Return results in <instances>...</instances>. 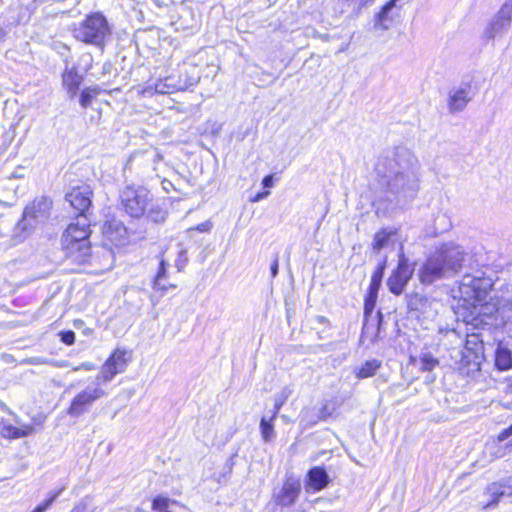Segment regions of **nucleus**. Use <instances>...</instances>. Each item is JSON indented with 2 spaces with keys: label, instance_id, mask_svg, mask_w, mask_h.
Returning a JSON list of instances; mask_svg holds the SVG:
<instances>
[{
  "label": "nucleus",
  "instance_id": "f257e3e1",
  "mask_svg": "<svg viewBox=\"0 0 512 512\" xmlns=\"http://www.w3.org/2000/svg\"><path fill=\"white\" fill-rule=\"evenodd\" d=\"M374 173L385 192L398 200L411 199L420 188L421 164L412 150L396 146L381 154Z\"/></svg>",
  "mask_w": 512,
  "mask_h": 512
},
{
  "label": "nucleus",
  "instance_id": "f03ea898",
  "mask_svg": "<svg viewBox=\"0 0 512 512\" xmlns=\"http://www.w3.org/2000/svg\"><path fill=\"white\" fill-rule=\"evenodd\" d=\"M463 248L455 243H444L429 255L419 269V280L423 284H432L442 278L458 273L465 260Z\"/></svg>",
  "mask_w": 512,
  "mask_h": 512
},
{
  "label": "nucleus",
  "instance_id": "7ed1b4c3",
  "mask_svg": "<svg viewBox=\"0 0 512 512\" xmlns=\"http://www.w3.org/2000/svg\"><path fill=\"white\" fill-rule=\"evenodd\" d=\"M90 224L87 216L77 217L62 235L61 242L65 256L70 261H83L80 253L90 245Z\"/></svg>",
  "mask_w": 512,
  "mask_h": 512
},
{
  "label": "nucleus",
  "instance_id": "20e7f679",
  "mask_svg": "<svg viewBox=\"0 0 512 512\" xmlns=\"http://www.w3.org/2000/svg\"><path fill=\"white\" fill-rule=\"evenodd\" d=\"M74 37L87 44L103 47L105 40L111 35V28L106 17L95 12L83 20L73 31Z\"/></svg>",
  "mask_w": 512,
  "mask_h": 512
},
{
  "label": "nucleus",
  "instance_id": "39448f33",
  "mask_svg": "<svg viewBox=\"0 0 512 512\" xmlns=\"http://www.w3.org/2000/svg\"><path fill=\"white\" fill-rule=\"evenodd\" d=\"M499 295H491L484 301H477L466 309V322L475 329H485L486 326L499 327L498 323Z\"/></svg>",
  "mask_w": 512,
  "mask_h": 512
},
{
  "label": "nucleus",
  "instance_id": "423d86ee",
  "mask_svg": "<svg viewBox=\"0 0 512 512\" xmlns=\"http://www.w3.org/2000/svg\"><path fill=\"white\" fill-rule=\"evenodd\" d=\"M492 286L490 278L472 274L464 275L458 286L459 297L463 301V307L467 309L468 306L477 301L486 300Z\"/></svg>",
  "mask_w": 512,
  "mask_h": 512
},
{
  "label": "nucleus",
  "instance_id": "0eeeda50",
  "mask_svg": "<svg viewBox=\"0 0 512 512\" xmlns=\"http://www.w3.org/2000/svg\"><path fill=\"white\" fill-rule=\"evenodd\" d=\"M80 255L83 261L71 262L85 266V270L91 274L107 272L114 265V253L108 246H96L91 248L89 245Z\"/></svg>",
  "mask_w": 512,
  "mask_h": 512
},
{
  "label": "nucleus",
  "instance_id": "6e6552de",
  "mask_svg": "<svg viewBox=\"0 0 512 512\" xmlns=\"http://www.w3.org/2000/svg\"><path fill=\"white\" fill-rule=\"evenodd\" d=\"M105 395L106 392L101 387V383L95 379L91 384L75 395L67 409V414L70 417L79 418L87 413L93 404Z\"/></svg>",
  "mask_w": 512,
  "mask_h": 512
},
{
  "label": "nucleus",
  "instance_id": "1a4fd4ad",
  "mask_svg": "<svg viewBox=\"0 0 512 512\" xmlns=\"http://www.w3.org/2000/svg\"><path fill=\"white\" fill-rule=\"evenodd\" d=\"M52 200L47 197L35 199L26 206L23 217L17 224V229L29 233L36 224L46 221L50 215Z\"/></svg>",
  "mask_w": 512,
  "mask_h": 512
},
{
  "label": "nucleus",
  "instance_id": "9d476101",
  "mask_svg": "<svg viewBox=\"0 0 512 512\" xmlns=\"http://www.w3.org/2000/svg\"><path fill=\"white\" fill-rule=\"evenodd\" d=\"M120 198L125 212L133 218H139L146 211L150 201V193L142 186H126L122 190Z\"/></svg>",
  "mask_w": 512,
  "mask_h": 512
},
{
  "label": "nucleus",
  "instance_id": "9b49d317",
  "mask_svg": "<svg viewBox=\"0 0 512 512\" xmlns=\"http://www.w3.org/2000/svg\"><path fill=\"white\" fill-rule=\"evenodd\" d=\"M128 361L126 350L116 349L102 365L95 379L101 384L110 382L117 374L125 371Z\"/></svg>",
  "mask_w": 512,
  "mask_h": 512
},
{
  "label": "nucleus",
  "instance_id": "f8f14e48",
  "mask_svg": "<svg viewBox=\"0 0 512 512\" xmlns=\"http://www.w3.org/2000/svg\"><path fill=\"white\" fill-rule=\"evenodd\" d=\"M412 274L413 268L410 267L404 253L401 252L399 254L398 266L387 280L389 291L394 295H400L411 279Z\"/></svg>",
  "mask_w": 512,
  "mask_h": 512
},
{
  "label": "nucleus",
  "instance_id": "ddd939ff",
  "mask_svg": "<svg viewBox=\"0 0 512 512\" xmlns=\"http://www.w3.org/2000/svg\"><path fill=\"white\" fill-rule=\"evenodd\" d=\"M484 344L482 334L479 332L468 333L466 336L464 350L461 352V362L466 365H473L479 369L480 359L483 356Z\"/></svg>",
  "mask_w": 512,
  "mask_h": 512
},
{
  "label": "nucleus",
  "instance_id": "4468645a",
  "mask_svg": "<svg viewBox=\"0 0 512 512\" xmlns=\"http://www.w3.org/2000/svg\"><path fill=\"white\" fill-rule=\"evenodd\" d=\"M92 189L89 185L83 184L73 187L67 194L66 200L79 213L78 217L86 216L85 212L92 204Z\"/></svg>",
  "mask_w": 512,
  "mask_h": 512
},
{
  "label": "nucleus",
  "instance_id": "2eb2a0df",
  "mask_svg": "<svg viewBox=\"0 0 512 512\" xmlns=\"http://www.w3.org/2000/svg\"><path fill=\"white\" fill-rule=\"evenodd\" d=\"M400 0H389L375 15L374 27L376 29L388 30L401 16Z\"/></svg>",
  "mask_w": 512,
  "mask_h": 512
},
{
  "label": "nucleus",
  "instance_id": "dca6fc26",
  "mask_svg": "<svg viewBox=\"0 0 512 512\" xmlns=\"http://www.w3.org/2000/svg\"><path fill=\"white\" fill-rule=\"evenodd\" d=\"M378 292L368 290V293L365 297L364 302V318L365 322L362 328V335L368 336L370 333H372L371 340H375L378 335L379 326L381 322V313L378 312L376 323H370V318L372 317L373 310L375 308L376 302H377Z\"/></svg>",
  "mask_w": 512,
  "mask_h": 512
},
{
  "label": "nucleus",
  "instance_id": "f3484780",
  "mask_svg": "<svg viewBox=\"0 0 512 512\" xmlns=\"http://www.w3.org/2000/svg\"><path fill=\"white\" fill-rule=\"evenodd\" d=\"M301 492L300 481L289 477L279 491L274 492L273 498L277 505L282 507L292 506L298 499Z\"/></svg>",
  "mask_w": 512,
  "mask_h": 512
},
{
  "label": "nucleus",
  "instance_id": "a211bd4d",
  "mask_svg": "<svg viewBox=\"0 0 512 512\" xmlns=\"http://www.w3.org/2000/svg\"><path fill=\"white\" fill-rule=\"evenodd\" d=\"M472 100L471 86L467 83L449 91L448 107L451 113L463 111Z\"/></svg>",
  "mask_w": 512,
  "mask_h": 512
},
{
  "label": "nucleus",
  "instance_id": "6ab92c4d",
  "mask_svg": "<svg viewBox=\"0 0 512 512\" xmlns=\"http://www.w3.org/2000/svg\"><path fill=\"white\" fill-rule=\"evenodd\" d=\"M486 494L490 500L485 507L494 506L505 497H512V477L491 483L486 489Z\"/></svg>",
  "mask_w": 512,
  "mask_h": 512
},
{
  "label": "nucleus",
  "instance_id": "aec40b11",
  "mask_svg": "<svg viewBox=\"0 0 512 512\" xmlns=\"http://www.w3.org/2000/svg\"><path fill=\"white\" fill-rule=\"evenodd\" d=\"M195 81H183L175 76H168L159 79L154 84V90L157 94H171L176 91L185 90L188 86L193 85Z\"/></svg>",
  "mask_w": 512,
  "mask_h": 512
},
{
  "label": "nucleus",
  "instance_id": "412c9836",
  "mask_svg": "<svg viewBox=\"0 0 512 512\" xmlns=\"http://www.w3.org/2000/svg\"><path fill=\"white\" fill-rule=\"evenodd\" d=\"M34 426L31 424H23L19 427L14 426L6 419L0 421V435L9 440L27 437L34 432Z\"/></svg>",
  "mask_w": 512,
  "mask_h": 512
},
{
  "label": "nucleus",
  "instance_id": "4be33fe9",
  "mask_svg": "<svg viewBox=\"0 0 512 512\" xmlns=\"http://www.w3.org/2000/svg\"><path fill=\"white\" fill-rule=\"evenodd\" d=\"M494 357L495 367L499 371L512 369V343L510 341H499Z\"/></svg>",
  "mask_w": 512,
  "mask_h": 512
},
{
  "label": "nucleus",
  "instance_id": "5701e85b",
  "mask_svg": "<svg viewBox=\"0 0 512 512\" xmlns=\"http://www.w3.org/2000/svg\"><path fill=\"white\" fill-rule=\"evenodd\" d=\"M166 278H167V263L162 258L159 262V267H158L157 273L154 276L153 282H152V289H153V294L151 296L152 300L154 298L159 299V298L164 297L170 289H175L177 287L175 284L162 285V280H166Z\"/></svg>",
  "mask_w": 512,
  "mask_h": 512
},
{
  "label": "nucleus",
  "instance_id": "b1692460",
  "mask_svg": "<svg viewBox=\"0 0 512 512\" xmlns=\"http://www.w3.org/2000/svg\"><path fill=\"white\" fill-rule=\"evenodd\" d=\"M329 483V476L323 467L315 466L307 473L306 490L318 492Z\"/></svg>",
  "mask_w": 512,
  "mask_h": 512
},
{
  "label": "nucleus",
  "instance_id": "393cba45",
  "mask_svg": "<svg viewBox=\"0 0 512 512\" xmlns=\"http://www.w3.org/2000/svg\"><path fill=\"white\" fill-rule=\"evenodd\" d=\"M498 323L512 336V299L499 296L498 299Z\"/></svg>",
  "mask_w": 512,
  "mask_h": 512
},
{
  "label": "nucleus",
  "instance_id": "a878e982",
  "mask_svg": "<svg viewBox=\"0 0 512 512\" xmlns=\"http://www.w3.org/2000/svg\"><path fill=\"white\" fill-rule=\"evenodd\" d=\"M62 81L70 96L74 97L82 83V76L77 72L75 67H66L62 75Z\"/></svg>",
  "mask_w": 512,
  "mask_h": 512
},
{
  "label": "nucleus",
  "instance_id": "bb28decb",
  "mask_svg": "<svg viewBox=\"0 0 512 512\" xmlns=\"http://www.w3.org/2000/svg\"><path fill=\"white\" fill-rule=\"evenodd\" d=\"M509 28V24L494 16L484 29L483 38L486 41L493 40L498 36H502Z\"/></svg>",
  "mask_w": 512,
  "mask_h": 512
},
{
  "label": "nucleus",
  "instance_id": "cd10ccee",
  "mask_svg": "<svg viewBox=\"0 0 512 512\" xmlns=\"http://www.w3.org/2000/svg\"><path fill=\"white\" fill-rule=\"evenodd\" d=\"M175 25L177 26V30L192 33L198 28V20L190 8L184 7L181 9L180 17L175 22Z\"/></svg>",
  "mask_w": 512,
  "mask_h": 512
},
{
  "label": "nucleus",
  "instance_id": "c85d7f7f",
  "mask_svg": "<svg viewBox=\"0 0 512 512\" xmlns=\"http://www.w3.org/2000/svg\"><path fill=\"white\" fill-rule=\"evenodd\" d=\"M381 361L377 359H371L363 363L359 367L354 368V374L357 379H365L372 377L376 374L378 369L381 367Z\"/></svg>",
  "mask_w": 512,
  "mask_h": 512
},
{
  "label": "nucleus",
  "instance_id": "c756f323",
  "mask_svg": "<svg viewBox=\"0 0 512 512\" xmlns=\"http://www.w3.org/2000/svg\"><path fill=\"white\" fill-rule=\"evenodd\" d=\"M293 388L291 386H285L274 398V410L272 413V419H275L278 415L281 407L285 404L287 399L292 395Z\"/></svg>",
  "mask_w": 512,
  "mask_h": 512
},
{
  "label": "nucleus",
  "instance_id": "7c9ffc66",
  "mask_svg": "<svg viewBox=\"0 0 512 512\" xmlns=\"http://www.w3.org/2000/svg\"><path fill=\"white\" fill-rule=\"evenodd\" d=\"M439 365V361L436 357H434L430 352H422L419 360L418 366L420 371L422 372H430L435 367Z\"/></svg>",
  "mask_w": 512,
  "mask_h": 512
},
{
  "label": "nucleus",
  "instance_id": "2f4dec72",
  "mask_svg": "<svg viewBox=\"0 0 512 512\" xmlns=\"http://www.w3.org/2000/svg\"><path fill=\"white\" fill-rule=\"evenodd\" d=\"M273 421H274V419H272V415L270 416L269 419H267L265 416H263L261 418L260 431H261L262 439L265 442L272 441L276 436Z\"/></svg>",
  "mask_w": 512,
  "mask_h": 512
},
{
  "label": "nucleus",
  "instance_id": "473e14b6",
  "mask_svg": "<svg viewBox=\"0 0 512 512\" xmlns=\"http://www.w3.org/2000/svg\"><path fill=\"white\" fill-rule=\"evenodd\" d=\"M394 231H387L385 229L377 232L372 242V248L375 252H379L381 249L389 244L390 237L394 235Z\"/></svg>",
  "mask_w": 512,
  "mask_h": 512
},
{
  "label": "nucleus",
  "instance_id": "72a5a7b5",
  "mask_svg": "<svg viewBox=\"0 0 512 512\" xmlns=\"http://www.w3.org/2000/svg\"><path fill=\"white\" fill-rule=\"evenodd\" d=\"M386 262H387V259H386V257H384L372 275L371 283L369 285L368 290L376 291V292L379 291L381 283H382L384 271L386 268Z\"/></svg>",
  "mask_w": 512,
  "mask_h": 512
},
{
  "label": "nucleus",
  "instance_id": "f704fd0d",
  "mask_svg": "<svg viewBox=\"0 0 512 512\" xmlns=\"http://www.w3.org/2000/svg\"><path fill=\"white\" fill-rule=\"evenodd\" d=\"M65 489L66 485H63L59 489L49 492L47 498L38 506H36L31 512H45Z\"/></svg>",
  "mask_w": 512,
  "mask_h": 512
},
{
  "label": "nucleus",
  "instance_id": "c9c22d12",
  "mask_svg": "<svg viewBox=\"0 0 512 512\" xmlns=\"http://www.w3.org/2000/svg\"><path fill=\"white\" fill-rule=\"evenodd\" d=\"M178 502L164 496H157L152 501V509L156 512H171V505H177Z\"/></svg>",
  "mask_w": 512,
  "mask_h": 512
},
{
  "label": "nucleus",
  "instance_id": "e433bc0d",
  "mask_svg": "<svg viewBox=\"0 0 512 512\" xmlns=\"http://www.w3.org/2000/svg\"><path fill=\"white\" fill-rule=\"evenodd\" d=\"M95 510L93 498L90 495H86L75 503L69 512H95Z\"/></svg>",
  "mask_w": 512,
  "mask_h": 512
},
{
  "label": "nucleus",
  "instance_id": "4c0bfd02",
  "mask_svg": "<svg viewBox=\"0 0 512 512\" xmlns=\"http://www.w3.org/2000/svg\"><path fill=\"white\" fill-rule=\"evenodd\" d=\"M499 19L505 21L511 26L512 22V0H507L503 3L500 10L495 15Z\"/></svg>",
  "mask_w": 512,
  "mask_h": 512
},
{
  "label": "nucleus",
  "instance_id": "58836bf2",
  "mask_svg": "<svg viewBox=\"0 0 512 512\" xmlns=\"http://www.w3.org/2000/svg\"><path fill=\"white\" fill-rule=\"evenodd\" d=\"M97 89L94 88V89H91V88H87V89H84L81 93V97H80V104L83 108H87L90 106L91 104V101L93 99V97L97 94Z\"/></svg>",
  "mask_w": 512,
  "mask_h": 512
},
{
  "label": "nucleus",
  "instance_id": "ea45409f",
  "mask_svg": "<svg viewBox=\"0 0 512 512\" xmlns=\"http://www.w3.org/2000/svg\"><path fill=\"white\" fill-rule=\"evenodd\" d=\"M188 263L187 251L185 248L180 246L178 251L177 259L175 260V267L178 271H182Z\"/></svg>",
  "mask_w": 512,
  "mask_h": 512
},
{
  "label": "nucleus",
  "instance_id": "a19ab883",
  "mask_svg": "<svg viewBox=\"0 0 512 512\" xmlns=\"http://www.w3.org/2000/svg\"><path fill=\"white\" fill-rule=\"evenodd\" d=\"M61 341L66 345H72L75 342V333L71 330L59 333Z\"/></svg>",
  "mask_w": 512,
  "mask_h": 512
},
{
  "label": "nucleus",
  "instance_id": "79ce46f5",
  "mask_svg": "<svg viewBox=\"0 0 512 512\" xmlns=\"http://www.w3.org/2000/svg\"><path fill=\"white\" fill-rule=\"evenodd\" d=\"M149 217L155 222L164 221L165 212L162 210H151Z\"/></svg>",
  "mask_w": 512,
  "mask_h": 512
},
{
  "label": "nucleus",
  "instance_id": "37998d69",
  "mask_svg": "<svg viewBox=\"0 0 512 512\" xmlns=\"http://www.w3.org/2000/svg\"><path fill=\"white\" fill-rule=\"evenodd\" d=\"M28 362L33 365L50 364L51 363L50 360L43 358V357H32L28 360Z\"/></svg>",
  "mask_w": 512,
  "mask_h": 512
},
{
  "label": "nucleus",
  "instance_id": "c03bdc74",
  "mask_svg": "<svg viewBox=\"0 0 512 512\" xmlns=\"http://www.w3.org/2000/svg\"><path fill=\"white\" fill-rule=\"evenodd\" d=\"M278 268H279V259H278V256H275V258L271 264V267H270L271 276L273 278L277 276Z\"/></svg>",
  "mask_w": 512,
  "mask_h": 512
},
{
  "label": "nucleus",
  "instance_id": "a18cd8bd",
  "mask_svg": "<svg viewBox=\"0 0 512 512\" xmlns=\"http://www.w3.org/2000/svg\"><path fill=\"white\" fill-rule=\"evenodd\" d=\"M94 369H95V365L90 363V362L82 363L81 365L76 366V367L73 368L74 371H79V370L90 371V370H94Z\"/></svg>",
  "mask_w": 512,
  "mask_h": 512
},
{
  "label": "nucleus",
  "instance_id": "49530a36",
  "mask_svg": "<svg viewBox=\"0 0 512 512\" xmlns=\"http://www.w3.org/2000/svg\"><path fill=\"white\" fill-rule=\"evenodd\" d=\"M512 435V424L504 429L498 436L499 441H504Z\"/></svg>",
  "mask_w": 512,
  "mask_h": 512
},
{
  "label": "nucleus",
  "instance_id": "de8ad7c7",
  "mask_svg": "<svg viewBox=\"0 0 512 512\" xmlns=\"http://www.w3.org/2000/svg\"><path fill=\"white\" fill-rule=\"evenodd\" d=\"M330 415L331 413L328 411L327 405H324L319 411V419L325 420Z\"/></svg>",
  "mask_w": 512,
  "mask_h": 512
},
{
  "label": "nucleus",
  "instance_id": "09e8293b",
  "mask_svg": "<svg viewBox=\"0 0 512 512\" xmlns=\"http://www.w3.org/2000/svg\"><path fill=\"white\" fill-rule=\"evenodd\" d=\"M262 185L265 187V188H270L273 186V176L272 175H267L263 178L262 180Z\"/></svg>",
  "mask_w": 512,
  "mask_h": 512
},
{
  "label": "nucleus",
  "instance_id": "8fccbe9b",
  "mask_svg": "<svg viewBox=\"0 0 512 512\" xmlns=\"http://www.w3.org/2000/svg\"><path fill=\"white\" fill-rule=\"evenodd\" d=\"M506 392L512 393V376L506 378Z\"/></svg>",
  "mask_w": 512,
  "mask_h": 512
},
{
  "label": "nucleus",
  "instance_id": "3c124183",
  "mask_svg": "<svg viewBox=\"0 0 512 512\" xmlns=\"http://www.w3.org/2000/svg\"><path fill=\"white\" fill-rule=\"evenodd\" d=\"M270 194L269 191H266V192H263V193H258L254 199V201H259L261 200L262 198L268 196Z\"/></svg>",
  "mask_w": 512,
  "mask_h": 512
},
{
  "label": "nucleus",
  "instance_id": "603ef678",
  "mask_svg": "<svg viewBox=\"0 0 512 512\" xmlns=\"http://www.w3.org/2000/svg\"><path fill=\"white\" fill-rule=\"evenodd\" d=\"M135 158H136L135 156H133L132 158H130V159H129V161H128V165H132V164H133V162H134V160H135Z\"/></svg>",
  "mask_w": 512,
  "mask_h": 512
},
{
  "label": "nucleus",
  "instance_id": "864d4df0",
  "mask_svg": "<svg viewBox=\"0 0 512 512\" xmlns=\"http://www.w3.org/2000/svg\"><path fill=\"white\" fill-rule=\"evenodd\" d=\"M81 323H82V320H76V321L74 322V325H75V326H78V325H80Z\"/></svg>",
  "mask_w": 512,
  "mask_h": 512
},
{
  "label": "nucleus",
  "instance_id": "5fc2aeb1",
  "mask_svg": "<svg viewBox=\"0 0 512 512\" xmlns=\"http://www.w3.org/2000/svg\"><path fill=\"white\" fill-rule=\"evenodd\" d=\"M152 89V86H149L146 88L145 93H150V90Z\"/></svg>",
  "mask_w": 512,
  "mask_h": 512
},
{
  "label": "nucleus",
  "instance_id": "6e6d98bb",
  "mask_svg": "<svg viewBox=\"0 0 512 512\" xmlns=\"http://www.w3.org/2000/svg\"><path fill=\"white\" fill-rule=\"evenodd\" d=\"M410 361H411V363H414V364H415L417 360H416V358L411 357V358H410Z\"/></svg>",
  "mask_w": 512,
  "mask_h": 512
},
{
  "label": "nucleus",
  "instance_id": "4d7b16f0",
  "mask_svg": "<svg viewBox=\"0 0 512 512\" xmlns=\"http://www.w3.org/2000/svg\"><path fill=\"white\" fill-rule=\"evenodd\" d=\"M368 2V0H362L361 5H364Z\"/></svg>",
  "mask_w": 512,
  "mask_h": 512
},
{
  "label": "nucleus",
  "instance_id": "13d9d810",
  "mask_svg": "<svg viewBox=\"0 0 512 512\" xmlns=\"http://www.w3.org/2000/svg\"><path fill=\"white\" fill-rule=\"evenodd\" d=\"M120 230L123 231V233H126V229L124 227H120Z\"/></svg>",
  "mask_w": 512,
  "mask_h": 512
},
{
  "label": "nucleus",
  "instance_id": "bf43d9fd",
  "mask_svg": "<svg viewBox=\"0 0 512 512\" xmlns=\"http://www.w3.org/2000/svg\"><path fill=\"white\" fill-rule=\"evenodd\" d=\"M170 283H166L165 280H162V285H169Z\"/></svg>",
  "mask_w": 512,
  "mask_h": 512
}]
</instances>
